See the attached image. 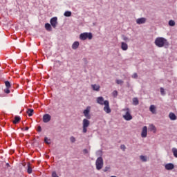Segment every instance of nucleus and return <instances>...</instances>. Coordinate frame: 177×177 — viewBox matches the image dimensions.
Listing matches in <instances>:
<instances>
[{
	"label": "nucleus",
	"mask_w": 177,
	"mask_h": 177,
	"mask_svg": "<svg viewBox=\"0 0 177 177\" xmlns=\"http://www.w3.org/2000/svg\"><path fill=\"white\" fill-rule=\"evenodd\" d=\"M156 46H158V48H162V46H165V48H167L169 46V43L163 37H158L156 39Z\"/></svg>",
	"instance_id": "obj_1"
},
{
	"label": "nucleus",
	"mask_w": 177,
	"mask_h": 177,
	"mask_svg": "<svg viewBox=\"0 0 177 177\" xmlns=\"http://www.w3.org/2000/svg\"><path fill=\"white\" fill-rule=\"evenodd\" d=\"M104 164V163L103 162V158H102V157L97 158L96 161H95L96 169L97 171H100V169H102V168H103Z\"/></svg>",
	"instance_id": "obj_2"
},
{
	"label": "nucleus",
	"mask_w": 177,
	"mask_h": 177,
	"mask_svg": "<svg viewBox=\"0 0 177 177\" xmlns=\"http://www.w3.org/2000/svg\"><path fill=\"white\" fill-rule=\"evenodd\" d=\"M91 125V122L88 119H84L82 122L83 133L88 132V127Z\"/></svg>",
	"instance_id": "obj_3"
},
{
	"label": "nucleus",
	"mask_w": 177,
	"mask_h": 177,
	"mask_svg": "<svg viewBox=\"0 0 177 177\" xmlns=\"http://www.w3.org/2000/svg\"><path fill=\"white\" fill-rule=\"evenodd\" d=\"M92 38L93 36L91 32H84L80 35V39H82V41H85V39H92Z\"/></svg>",
	"instance_id": "obj_4"
},
{
	"label": "nucleus",
	"mask_w": 177,
	"mask_h": 177,
	"mask_svg": "<svg viewBox=\"0 0 177 177\" xmlns=\"http://www.w3.org/2000/svg\"><path fill=\"white\" fill-rule=\"evenodd\" d=\"M123 111H125V114L123 115V118L126 120V121H131L132 120V115H131V111L129 109H123Z\"/></svg>",
	"instance_id": "obj_5"
},
{
	"label": "nucleus",
	"mask_w": 177,
	"mask_h": 177,
	"mask_svg": "<svg viewBox=\"0 0 177 177\" xmlns=\"http://www.w3.org/2000/svg\"><path fill=\"white\" fill-rule=\"evenodd\" d=\"M104 111L106 113V114H110L111 113V109H110V103L109 102V100L104 101Z\"/></svg>",
	"instance_id": "obj_6"
},
{
	"label": "nucleus",
	"mask_w": 177,
	"mask_h": 177,
	"mask_svg": "<svg viewBox=\"0 0 177 177\" xmlns=\"http://www.w3.org/2000/svg\"><path fill=\"white\" fill-rule=\"evenodd\" d=\"M89 113H91V106H88L83 111V114H84V117H86V118H87V120H91V114Z\"/></svg>",
	"instance_id": "obj_7"
},
{
	"label": "nucleus",
	"mask_w": 177,
	"mask_h": 177,
	"mask_svg": "<svg viewBox=\"0 0 177 177\" xmlns=\"http://www.w3.org/2000/svg\"><path fill=\"white\" fill-rule=\"evenodd\" d=\"M50 23L52 27H53V28H56V27L57 26V17H53L50 20Z\"/></svg>",
	"instance_id": "obj_8"
},
{
	"label": "nucleus",
	"mask_w": 177,
	"mask_h": 177,
	"mask_svg": "<svg viewBox=\"0 0 177 177\" xmlns=\"http://www.w3.org/2000/svg\"><path fill=\"white\" fill-rule=\"evenodd\" d=\"M96 102L98 104H100V106H104V98L103 97H97Z\"/></svg>",
	"instance_id": "obj_9"
},
{
	"label": "nucleus",
	"mask_w": 177,
	"mask_h": 177,
	"mask_svg": "<svg viewBox=\"0 0 177 177\" xmlns=\"http://www.w3.org/2000/svg\"><path fill=\"white\" fill-rule=\"evenodd\" d=\"M146 21H147V19L145 17L138 18L136 19V23L138 24H145V23H146Z\"/></svg>",
	"instance_id": "obj_10"
},
{
	"label": "nucleus",
	"mask_w": 177,
	"mask_h": 177,
	"mask_svg": "<svg viewBox=\"0 0 177 177\" xmlns=\"http://www.w3.org/2000/svg\"><path fill=\"white\" fill-rule=\"evenodd\" d=\"M141 136L142 138H147V127L145 126L142 128V132H141Z\"/></svg>",
	"instance_id": "obj_11"
},
{
	"label": "nucleus",
	"mask_w": 177,
	"mask_h": 177,
	"mask_svg": "<svg viewBox=\"0 0 177 177\" xmlns=\"http://www.w3.org/2000/svg\"><path fill=\"white\" fill-rule=\"evenodd\" d=\"M165 169H167V171H171L174 169V168H175V166L172 163H168L165 165Z\"/></svg>",
	"instance_id": "obj_12"
},
{
	"label": "nucleus",
	"mask_w": 177,
	"mask_h": 177,
	"mask_svg": "<svg viewBox=\"0 0 177 177\" xmlns=\"http://www.w3.org/2000/svg\"><path fill=\"white\" fill-rule=\"evenodd\" d=\"M50 115L49 114H45L43 115V121L44 122H49V121H50Z\"/></svg>",
	"instance_id": "obj_13"
},
{
	"label": "nucleus",
	"mask_w": 177,
	"mask_h": 177,
	"mask_svg": "<svg viewBox=\"0 0 177 177\" xmlns=\"http://www.w3.org/2000/svg\"><path fill=\"white\" fill-rule=\"evenodd\" d=\"M91 88L93 91H95L96 92H99L100 91V86L97 84H92Z\"/></svg>",
	"instance_id": "obj_14"
},
{
	"label": "nucleus",
	"mask_w": 177,
	"mask_h": 177,
	"mask_svg": "<svg viewBox=\"0 0 177 177\" xmlns=\"http://www.w3.org/2000/svg\"><path fill=\"white\" fill-rule=\"evenodd\" d=\"M121 49L122 50H128V44L125 42L121 43Z\"/></svg>",
	"instance_id": "obj_15"
},
{
	"label": "nucleus",
	"mask_w": 177,
	"mask_h": 177,
	"mask_svg": "<svg viewBox=\"0 0 177 177\" xmlns=\"http://www.w3.org/2000/svg\"><path fill=\"white\" fill-rule=\"evenodd\" d=\"M140 160H141L142 162H147V161L149 160V158L147 156L141 155L140 156Z\"/></svg>",
	"instance_id": "obj_16"
},
{
	"label": "nucleus",
	"mask_w": 177,
	"mask_h": 177,
	"mask_svg": "<svg viewBox=\"0 0 177 177\" xmlns=\"http://www.w3.org/2000/svg\"><path fill=\"white\" fill-rule=\"evenodd\" d=\"M169 118H170V120H171V121H175V120H176V115H175V113L171 112L169 114Z\"/></svg>",
	"instance_id": "obj_17"
},
{
	"label": "nucleus",
	"mask_w": 177,
	"mask_h": 177,
	"mask_svg": "<svg viewBox=\"0 0 177 177\" xmlns=\"http://www.w3.org/2000/svg\"><path fill=\"white\" fill-rule=\"evenodd\" d=\"M45 28L47 31H52V26L49 23L45 24Z\"/></svg>",
	"instance_id": "obj_18"
},
{
	"label": "nucleus",
	"mask_w": 177,
	"mask_h": 177,
	"mask_svg": "<svg viewBox=\"0 0 177 177\" xmlns=\"http://www.w3.org/2000/svg\"><path fill=\"white\" fill-rule=\"evenodd\" d=\"M78 46H80V42L75 41L72 45V48L73 49H77Z\"/></svg>",
	"instance_id": "obj_19"
},
{
	"label": "nucleus",
	"mask_w": 177,
	"mask_h": 177,
	"mask_svg": "<svg viewBox=\"0 0 177 177\" xmlns=\"http://www.w3.org/2000/svg\"><path fill=\"white\" fill-rule=\"evenodd\" d=\"M20 120H21L20 117L15 116V120H13V124H19V122H20Z\"/></svg>",
	"instance_id": "obj_20"
},
{
	"label": "nucleus",
	"mask_w": 177,
	"mask_h": 177,
	"mask_svg": "<svg viewBox=\"0 0 177 177\" xmlns=\"http://www.w3.org/2000/svg\"><path fill=\"white\" fill-rule=\"evenodd\" d=\"M26 113L29 117H31V116H32V114L34 113V109H28Z\"/></svg>",
	"instance_id": "obj_21"
},
{
	"label": "nucleus",
	"mask_w": 177,
	"mask_h": 177,
	"mask_svg": "<svg viewBox=\"0 0 177 177\" xmlns=\"http://www.w3.org/2000/svg\"><path fill=\"white\" fill-rule=\"evenodd\" d=\"M27 172L28 174H32V168L31 167V165L30 163H28Z\"/></svg>",
	"instance_id": "obj_22"
},
{
	"label": "nucleus",
	"mask_w": 177,
	"mask_h": 177,
	"mask_svg": "<svg viewBox=\"0 0 177 177\" xmlns=\"http://www.w3.org/2000/svg\"><path fill=\"white\" fill-rule=\"evenodd\" d=\"M133 104L134 106H138V104H139V100H138L137 97L133 98Z\"/></svg>",
	"instance_id": "obj_23"
},
{
	"label": "nucleus",
	"mask_w": 177,
	"mask_h": 177,
	"mask_svg": "<svg viewBox=\"0 0 177 177\" xmlns=\"http://www.w3.org/2000/svg\"><path fill=\"white\" fill-rule=\"evenodd\" d=\"M172 153L174 156V157H176V158H177V149L176 148H172Z\"/></svg>",
	"instance_id": "obj_24"
},
{
	"label": "nucleus",
	"mask_w": 177,
	"mask_h": 177,
	"mask_svg": "<svg viewBox=\"0 0 177 177\" xmlns=\"http://www.w3.org/2000/svg\"><path fill=\"white\" fill-rule=\"evenodd\" d=\"M149 110L151 113H154L156 111V106L154 105H151L149 108Z\"/></svg>",
	"instance_id": "obj_25"
},
{
	"label": "nucleus",
	"mask_w": 177,
	"mask_h": 177,
	"mask_svg": "<svg viewBox=\"0 0 177 177\" xmlns=\"http://www.w3.org/2000/svg\"><path fill=\"white\" fill-rule=\"evenodd\" d=\"M5 85L6 86V88H12V84H10V82L9 81H6Z\"/></svg>",
	"instance_id": "obj_26"
},
{
	"label": "nucleus",
	"mask_w": 177,
	"mask_h": 177,
	"mask_svg": "<svg viewBox=\"0 0 177 177\" xmlns=\"http://www.w3.org/2000/svg\"><path fill=\"white\" fill-rule=\"evenodd\" d=\"M64 15L66 17H70V16H71V11H66L64 12Z\"/></svg>",
	"instance_id": "obj_27"
},
{
	"label": "nucleus",
	"mask_w": 177,
	"mask_h": 177,
	"mask_svg": "<svg viewBox=\"0 0 177 177\" xmlns=\"http://www.w3.org/2000/svg\"><path fill=\"white\" fill-rule=\"evenodd\" d=\"M156 129V127L153 124H150L149 127V131H154Z\"/></svg>",
	"instance_id": "obj_28"
},
{
	"label": "nucleus",
	"mask_w": 177,
	"mask_h": 177,
	"mask_svg": "<svg viewBox=\"0 0 177 177\" xmlns=\"http://www.w3.org/2000/svg\"><path fill=\"white\" fill-rule=\"evenodd\" d=\"M115 82L118 85H122V84H124V81L121 80H116Z\"/></svg>",
	"instance_id": "obj_29"
},
{
	"label": "nucleus",
	"mask_w": 177,
	"mask_h": 177,
	"mask_svg": "<svg viewBox=\"0 0 177 177\" xmlns=\"http://www.w3.org/2000/svg\"><path fill=\"white\" fill-rule=\"evenodd\" d=\"M10 88H8V87H6L4 90H3V92H4V93H7V94H9V93H10Z\"/></svg>",
	"instance_id": "obj_30"
},
{
	"label": "nucleus",
	"mask_w": 177,
	"mask_h": 177,
	"mask_svg": "<svg viewBox=\"0 0 177 177\" xmlns=\"http://www.w3.org/2000/svg\"><path fill=\"white\" fill-rule=\"evenodd\" d=\"M169 26H170L171 27H174V26H175V21L174 20H170L169 21Z\"/></svg>",
	"instance_id": "obj_31"
},
{
	"label": "nucleus",
	"mask_w": 177,
	"mask_h": 177,
	"mask_svg": "<svg viewBox=\"0 0 177 177\" xmlns=\"http://www.w3.org/2000/svg\"><path fill=\"white\" fill-rule=\"evenodd\" d=\"M112 95L113 96V97H117V96H118V91H113V93H112Z\"/></svg>",
	"instance_id": "obj_32"
},
{
	"label": "nucleus",
	"mask_w": 177,
	"mask_h": 177,
	"mask_svg": "<svg viewBox=\"0 0 177 177\" xmlns=\"http://www.w3.org/2000/svg\"><path fill=\"white\" fill-rule=\"evenodd\" d=\"M44 142L46 145H50V140L48 139L47 137L44 138Z\"/></svg>",
	"instance_id": "obj_33"
},
{
	"label": "nucleus",
	"mask_w": 177,
	"mask_h": 177,
	"mask_svg": "<svg viewBox=\"0 0 177 177\" xmlns=\"http://www.w3.org/2000/svg\"><path fill=\"white\" fill-rule=\"evenodd\" d=\"M160 93H161V95H162V96H164V95H165V90L162 87L160 88Z\"/></svg>",
	"instance_id": "obj_34"
},
{
	"label": "nucleus",
	"mask_w": 177,
	"mask_h": 177,
	"mask_svg": "<svg viewBox=\"0 0 177 177\" xmlns=\"http://www.w3.org/2000/svg\"><path fill=\"white\" fill-rule=\"evenodd\" d=\"M122 39L124 40L125 42H128V41H129V39L124 35L122 36Z\"/></svg>",
	"instance_id": "obj_35"
},
{
	"label": "nucleus",
	"mask_w": 177,
	"mask_h": 177,
	"mask_svg": "<svg viewBox=\"0 0 177 177\" xmlns=\"http://www.w3.org/2000/svg\"><path fill=\"white\" fill-rule=\"evenodd\" d=\"M52 177H59V176H57V174L56 173V171H53Z\"/></svg>",
	"instance_id": "obj_36"
},
{
	"label": "nucleus",
	"mask_w": 177,
	"mask_h": 177,
	"mask_svg": "<svg viewBox=\"0 0 177 177\" xmlns=\"http://www.w3.org/2000/svg\"><path fill=\"white\" fill-rule=\"evenodd\" d=\"M70 140L72 143H74L75 142V138L73 136L71 137Z\"/></svg>",
	"instance_id": "obj_37"
},
{
	"label": "nucleus",
	"mask_w": 177,
	"mask_h": 177,
	"mask_svg": "<svg viewBox=\"0 0 177 177\" xmlns=\"http://www.w3.org/2000/svg\"><path fill=\"white\" fill-rule=\"evenodd\" d=\"M131 78H134V79L138 78V73H133L131 76Z\"/></svg>",
	"instance_id": "obj_38"
},
{
	"label": "nucleus",
	"mask_w": 177,
	"mask_h": 177,
	"mask_svg": "<svg viewBox=\"0 0 177 177\" xmlns=\"http://www.w3.org/2000/svg\"><path fill=\"white\" fill-rule=\"evenodd\" d=\"M120 149H121L122 150H123V151H125V149H127V147H125V145H122L120 146Z\"/></svg>",
	"instance_id": "obj_39"
},
{
	"label": "nucleus",
	"mask_w": 177,
	"mask_h": 177,
	"mask_svg": "<svg viewBox=\"0 0 177 177\" xmlns=\"http://www.w3.org/2000/svg\"><path fill=\"white\" fill-rule=\"evenodd\" d=\"M41 131H42V128L41 127V126H38L37 132H41Z\"/></svg>",
	"instance_id": "obj_40"
},
{
	"label": "nucleus",
	"mask_w": 177,
	"mask_h": 177,
	"mask_svg": "<svg viewBox=\"0 0 177 177\" xmlns=\"http://www.w3.org/2000/svg\"><path fill=\"white\" fill-rule=\"evenodd\" d=\"M109 169H110L109 167H106L104 169V172H107L109 171Z\"/></svg>",
	"instance_id": "obj_41"
},
{
	"label": "nucleus",
	"mask_w": 177,
	"mask_h": 177,
	"mask_svg": "<svg viewBox=\"0 0 177 177\" xmlns=\"http://www.w3.org/2000/svg\"><path fill=\"white\" fill-rule=\"evenodd\" d=\"M83 153H84V154H88V149H84L83 150Z\"/></svg>",
	"instance_id": "obj_42"
},
{
	"label": "nucleus",
	"mask_w": 177,
	"mask_h": 177,
	"mask_svg": "<svg viewBox=\"0 0 177 177\" xmlns=\"http://www.w3.org/2000/svg\"><path fill=\"white\" fill-rule=\"evenodd\" d=\"M25 131H28V127H26L25 128Z\"/></svg>",
	"instance_id": "obj_43"
}]
</instances>
